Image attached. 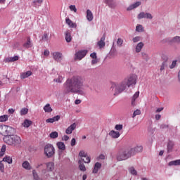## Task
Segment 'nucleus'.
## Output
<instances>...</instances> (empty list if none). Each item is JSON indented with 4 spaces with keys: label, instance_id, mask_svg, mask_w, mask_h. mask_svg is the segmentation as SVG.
I'll use <instances>...</instances> for the list:
<instances>
[{
    "label": "nucleus",
    "instance_id": "0e129e2a",
    "mask_svg": "<svg viewBox=\"0 0 180 180\" xmlns=\"http://www.w3.org/2000/svg\"><path fill=\"white\" fill-rule=\"evenodd\" d=\"M8 112L11 115H13V113H15V110H13V108H10V109H8Z\"/></svg>",
    "mask_w": 180,
    "mask_h": 180
},
{
    "label": "nucleus",
    "instance_id": "37998d69",
    "mask_svg": "<svg viewBox=\"0 0 180 180\" xmlns=\"http://www.w3.org/2000/svg\"><path fill=\"white\" fill-rule=\"evenodd\" d=\"M139 115H141V111L140 110H136L133 113L132 117L134 118Z\"/></svg>",
    "mask_w": 180,
    "mask_h": 180
},
{
    "label": "nucleus",
    "instance_id": "13d9d810",
    "mask_svg": "<svg viewBox=\"0 0 180 180\" xmlns=\"http://www.w3.org/2000/svg\"><path fill=\"white\" fill-rule=\"evenodd\" d=\"M162 58L164 60V62L167 63L168 61V56L167 55H162Z\"/></svg>",
    "mask_w": 180,
    "mask_h": 180
},
{
    "label": "nucleus",
    "instance_id": "39448f33",
    "mask_svg": "<svg viewBox=\"0 0 180 180\" xmlns=\"http://www.w3.org/2000/svg\"><path fill=\"white\" fill-rule=\"evenodd\" d=\"M44 154L47 158H51L56 154V149L51 144H47L44 147Z\"/></svg>",
    "mask_w": 180,
    "mask_h": 180
},
{
    "label": "nucleus",
    "instance_id": "c756f323",
    "mask_svg": "<svg viewBox=\"0 0 180 180\" xmlns=\"http://www.w3.org/2000/svg\"><path fill=\"white\" fill-rule=\"evenodd\" d=\"M105 4H108L110 8H115V6H116V2H115V0H105Z\"/></svg>",
    "mask_w": 180,
    "mask_h": 180
},
{
    "label": "nucleus",
    "instance_id": "7c9ffc66",
    "mask_svg": "<svg viewBox=\"0 0 180 180\" xmlns=\"http://www.w3.org/2000/svg\"><path fill=\"white\" fill-rule=\"evenodd\" d=\"M44 112H46V113H51V112H53V108H51V106H50V104H46L44 107Z\"/></svg>",
    "mask_w": 180,
    "mask_h": 180
},
{
    "label": "nucleus",
    "instance_id": "3c124183",
    "mask_svg": "<svg viewBox=\"0 0 180 180\" xmlns=\"http://www.w3.org/2000/svg\"><path fill=\"white\" fill-rule=\"evenodd\" d=\"M141 56L143 58V60H146V61H148V55L144 52L141 53Z\"/></svg>",
    "mask_w": 180,
    "mask_h": 180
},
{
    "label": "nucleus",
    "instance_id": "6ab92c4d",
    "mask_svg": "<svg viewBox=\"0 0 180 180\" xmlns=\"http://www.w3.org/2000/svg\"><path fill=\"white\" fill-rule=\"evenodd\" d=\"M140 96V91H136L134 95L132 97L131 99V105L132 106H136V99H137V98H139V96Z\"/></svg>",
    "mask_w": 180,
    "mask_h": 180
},
{
    "label": "nucleus",
    "instance_id": "72a5a7b5",
    "mask_svg": "<svg viewBox=\"0 0 180 180\" xmlns=\"http://www.w3.org/2000/svg\"><path fill=\"white\" fill-rule=\"evenodd\" d=\"M9 119V115H4L0 116V122H8V120Z\"/></svg>",
    "mask_w": 180,
    "mask_h": 180
},
{
    "label": "nucleus",
    "instance_id": "c9c22d12",
    "mask_svg": "<svg viewBox=\"0 0 180 180\" xmlns=\"http://www.w3.org/2000/svg\"><path fill=\"white\" fill-rule=\"evenodd\" d=\"M41 4H43V0H34L33 1V5L35 8H37V6H40Z\"/></svg>",
    "mask_w": 180,
    "mask_h": 180
},
{
    "label": "nucleus",
    "instance_id": "e2e57ef3",
    "mask_svg": "<svg viewBox=\"0 0 180 180\" xmlns=\"http://www.w3.org/2000/svg\"><path fill=\"white\" fill-rule=\"evenodd\" d=\"M44 55L46 57L49 56L50 55V51L49 50H45L44 52Z\"/></svg>",
    "mask_w": 180,
    "mask_h": 180
},
{
    "label": "nucleus",
    "instance_id": "5701e85b",
    "mask_svg": "<svg viewBox=\"0 0 180 180\" xmlns=\"http://www.w3.org/2000/svg\"><path fill=\"white\" fill-rule=\"evenodd\" d=\"M141 5V2L140 1H138V2H136L135 4H131V6H129L127 10V11H132V9H134L139 6H140Z\"/></svg>",
    "mask_w": 180,
    "mask_h": 180
},
{
    "label": "nucleus",
    "instance_id": "cd10ccee",
    "mask_svg": "<svg viewBox=\"0 0 180 180\" xmlns=\"http://www.w3.org/2000/svg\"><path fill=\"white\" fill-rule=\"evenodd\" d=\"M56 146L59 150L64 151L65 150V144L63 142H58Z\"/></svg>",
    "mask_w": 180,
    "mask_h": 180
},
{
    "label": "nucleus",
    "instance_id": "e433bc0d",
    "mask_svg": "<svg viewBox=\"0 0 180 180\" xmlns=\"http://www.w3.org/2000/svg\"><path fill=\"white\" fill-rule=\"evenodd\" d=\"M49 136L51 139H57L58 137V132L57 131H52L50 134Z\"/></svg>",
    "mask_w": 180,
    "mask_h": 180
},
{
    "label": "nucleus",
    "instance_id": "c85d7f7f",
    "mask_svg": "<svg viewBox=\"0 0 180 180\" xmlns=\"http://www.w3.org/2000/svg\"><path fill=\"white\" fill-rule=\"evenodd\" d=\"M3 162H7V164H12L13 160H12V157L11 156H6L3 158Z\"/></svg>",
    "mask_w": 180,
    "mask_h": 180
},
{
    "label": "nucleus",
    "instance_id": "a878e982",
    "mask_svg": "<svg viewBox=\"0 0 180 180\" xmlns=\"http://www.w3.org/2000/svg\"><path fill=\"white\" fill-rule=\"evenodd\" d=\"M65 34V40L67 43L71 42V40H72V37H71V33L68 31H66Z\"/></svg>",
    "mask_w": 180,
    "mask_h": 180
},
{
    "label": "nucleus",
    "instance_id": "ddd939ff",
    "mask_svg": "<svg viewBox=\"0 0 180 180\" xmlns=\"http://www.w3.org/2000/svg\"><path fill=\"white\" fill-rule=\"evenodd\" d=\"M84 158H80L79 160V169H80L81 171H82V172H85V171H86V167H85V165H84Z\"/></svg>",
    "mask_w": 180,
    "mask_h": 180
},
{
    "label": "nucleus",
    "instance_id": "6e6552de",
    "mask_svg": "<svg viewBox=\"0 0 180 180\" xmlns=\"http://www.w3.org/2000/svg\"><path fill=\"white\" fill-rule=\"evenodd\" d=\"M87 53L88 51L86 50L79 51L75 54L76 58H77V60H82V58L86 56Z\"/></svg>",
    "mask_w": 180,
    "mask_h": 180
},
{
    "label": "nucleus",
    "instance_id": "dca6fc26",
    "mask_svg": "<svg viewBox=\"0 0 180 180\" xmlns=\"http://www.w3.org/2000/svg\"><path fill=\"white\" fill-rule=\"evenodd\" d=\"M32 74V71L29 70L26 72H22L20 77L21 79H25V78H29V77H30Z\"/></svg>",
    "mask_w": 180,
    "mask_h": 180
},
{
    "label": "nucleus",
    "instance_id": "bb28decb",
    "mask_svg": "<svg viewBox=\"0 0 180 180\" xmlns=\"http://www.w3.org/2000/svg\"><path fill=\"white\" fill-rule=\"evenodd\" d=\"M65 22H66L67 25H68V26H70V27H72V28L77 27V24L73 23L72 21L70 18H66Z\"/></svg>",
    "mask_w": 180,
    "mask_h": 180
},
{
    "label": "nucleus",
    "instance_id": "79ce46f5",
    "mask_svg": "<svg viewBox=\"0 0 180 180\" xmlns=\"http://www.w3.org/2000/svg\"><path fill=\"white\" fill-rule=\"evenodd\" d=\"M82 162H84L85 164H89L91 162V158L89 156H86V158H84V160H82Z\"/></svg>",
    "mask_w": 180,
    "mask_h": 180
},
{
    "label": "nucleus",
    "instance_id": "b1692460",
    "mask_svg": "<svg viewBox=\"0 0 180 180\" xmlns=\"http://www.w3.org/2000/svg\"><path fill=\"white\" fill-rule=\"evenodd\" d=\"M101 167H102V164H101L100 162H96L94 165L93 173L98 174V171L101 169Z\"/></svg>",
    "mask_w": 180,
    "mask_h": 180
},
{
    "label": "nucleus",
    "instance_id": "a18cd8bd",
    "mask_svg": "<svg viewBox=\"0 0 180 180\" xmlns=\"http://www.w3.org/2000/svg\"><path fill=\"white\" fill-rule=\"evenodd\" d=\"M117 44L118 46V47H122V46L123 45V40L122 39V38L117 39Z\"/></svg>",
    "mask_w": 180,
    "mask_h": 180
},
{
    "label": "nucleus",
    "instance_id": "4be33fe9",
    "mask_svg": "<svg viewBox=\"0 0 180 180\" xmlns=\"http://www.w3.org/2000/svg\"><path fill=\"white\" fill-rule=\"evenodd\" d=\"M18 60H19V56H15L14 57L6 58L5 61L6 63H14V61H18Z\"/></svg>",
    "mask_w": 180,
    "mask_h": 180
},
{
    "label": "nucleus",
    "instance_id": "4c0bfd02",
    "mask_svg": "<svg viewBox=\"0 0 180 180\" xmlns=\"http://www.w3.org/2000/svg\"><path fill=\"white\" fill-rule=\"evenodd\" d=\"M32 174L34 180H43L42 179H40V177H39V175H37V172H36V170L32 171Z\"/></svg>",
    "mask_w": 180,
    "mask_h": 180
},
{
    "label": "nucleus",
    "instance_id": "9d476101",
    "mask_svg": "<svg viewBox=\"0 0 180 180\" xmlns=\"http://www.w3.org/2000/svg\"><path fill=\"white\" fill-rule=\"evenodd\" d=\"M75 129H77V124L73 123L66 129V134H72V131H74Z\"/></svg>",
    "mask_w": 180,
    "mask_h": 180
},
{
    "label": "nucleus",
    "instance_id": "f704fd0d",
    "mask_svg": "<svg viewBox=\"0 0 180 180\" xmlns=\"http://www.w3.org/2000/svg\"><path fill=\"white\" fill-rule=\"evenodd\" d=\"M32 124V121L29 120H25L24 123H22L23 127H30Z\"/></svg>",
    "mask_w": 180,
    "mask_h": 180
},
{
    "label": "nucleus",
    "instance_id": "5fc2aeb1",
    "mask_svg": "<svg viewBox=\"0 0 180 180\" xmlns=\"http://www.w3.org/2000/svg\"><path fill=\"white\" fill-rule=\"evenodd\" d=\"M71 146L74 147V146H75V144H77V141L75 140V138H72L71 140Z\"/></svg>",
    "mask_w": 180,
    "mask_h": 180
},
{
    "label": "nucleus",
    "instance_id": "0eeeda50",
    "mask_svg": "<svg viewBox=\"0 0 180 180\" xmlns=\"http://www.w3.org/2000/svg\"><path fill=\"white\" fill-rule=\"evenodd\" d=\"M129 151V154H131V156L134 155L136 153H141V151H143V146H136L135 148H132Z\"/></svg>",
    "mask_w": 180,
    "mask_h": 180
},
{
    "label": "nucleus",
    "instance_id": "412c9836",
    "mask_svg": "<svg viewBox=\"0 0 180 180\" xmlns=\"http://www.w3.org/2000/svg\"><path fill=\"white\" fill-rule=\"evenodd\" d=\"M105 35H103L101 38V40L98 42V46L100 49L105 47Z\"/></svg>",
    "mask_w": 180,
    "mask_h": 180
},
{
    "label": "nucleus",
    "instance_id": "49530a36",
    "mask_svg": "<svg viewBox=\"0 0 180 180\" xmlns=\"http://www.w3.org/2000/svg\"><path fill=\"white\" fill-rule=\"evenodd\" d=\"M168 65L167 64V62H163L160 66V71H164L165 70V68Z\"/></svg>",
    "mask_w": 180,
    "mask_h": 180
},
{
    "label": "nucleus",
    "instance_id": "2eb2a0df",
    "mask_svg": "<svg viewBox=\"0 0 180 180\" xmlns=\"http://www.w3.org/2000/svg\"><path fill=\"white\" fill-rule=\"evenodd\" d=\"M60 115H56L52 118H49L46 120V123H54V122H58L60 120Z\"/></svg>",
    "mask_w": 180,
    "mask_h": 180
},
{
    "label": "nucleus",
    "instance_id": "ea45409f",
    "mask_svg": "<svg viewBox=\"0 0 180 180\" xmlns=\"http://www.w3.org/2000/svg\"><path fill=\"white\" fill-rule=\"evenodd\" d=\"M29 112V109L24 108L20 110V115L21 116H23L25 115H27V112Z\"/></svg>",
    "mask_w": 180,
    "mask_h": 180
},
{
    "label": "nucleus",
    "instance_id": "774afa93",
    "mask_svg": "<svg viewBox=\"0 0 180 180\" xmlns=\"http://www.w3.org/2000/svg\"><path fill=\"white\" fill-rule=\"evenodd\" d=\"M98 63V60L96 58H94L91 60V64H96Z\"/></svg>",
    "mask_w": 180,
    "mask_h": 180
},
{
    "label": "nucleus",
    "instance_id": "4d7b16f0",
    "mask_svg": "<svg viewBox=\"0 0 180 180\" xmlns=\"http://www.w3.org/2000/svg\"><path fill=\"white\" fill-rule=\"evenodd\" d=\"M42 40H46L47 41V40H49V34L45 33L42 37Z\"/></svg>",
    "mask_w": 180,
    "mask_h": 180
},
{
    "label": "nucleus",
    "instance_id": "338daca9",
    "mask_svg": "<svg viewBox=\"0 0 180 180\" xmlns=\"http://www.w3.org/2000/svg\"><path fill=\"white\" fill-rule=\"evenodd\" d=\"M174 165H180V160H174Z\"/></svg>",
    "mask_w": 180,
    "mask_h": 180
},
{
    "label": "nucleus",
    "instance_id": "20e7f679",
    "mask_svg": "<svg viewBox=\"0 0 180 180\" xmlns=\"http://www.w3.org/2000/svg\"><path fill=\"white\" fill-rule=\"evenodd\" d=\"M130 157H131V155L129 150L120 151L117 154V161H124V160H127V158H130Z\"/></svg>",
    "mask_w": 180,
    "mask_h": 180
},
{
    "label": "nucleus",
    "instance_id": "4468645a",
    "mask_svg": "<svg viewBox=\"0 0 180 180\" xmlns=\"http://www.w3.org/2000/svg\"><path fill=\"white\" fill-rule=\"evenodd\" d=\"M109 136L112 139H119V137H120V133L119 131L112 130L109 132Z\"/></svg>",
    "mask_w": 180,
    "mask_h": 180
},
{
    "label": "nucleus",
    "instance_id": "7ed1b4c3",
    "mask_svg": "<svg viewBox=\"0 0 180 180\" xmlns=\"http://www.w3.org/2000/svg\"><path fill=\"white\" fill-rule=\"evenodd\" d=\"M4 141L13 147H19L22 144V139L18 135H7L4 137Z\"/></svg>",
    "mask_w": 180,
    "mask_h": 180
},
{
    "label": "nucleus",
    "instance_id": "864d4df0",
    "mask_svg": "<svg viewBox=\"0 0 180 180\" xmlns=\"http://www.w3.org/2000/svg\"><path fill=\"white\" fill-rule=\"evenodd\" d=\"M54 82L58 83L63 82V77L58 76V79H54Z\"/></svg>",
    "mask_w": 180,
    "mask_h": 180
},
{
    "label": "nucleus",
    "instance_id": "f03ea898",
    "mask_svg": "<svg viewBox=\"0 0 180 180\" xmlns=\"http://www.w3.org/2000/svg\"><path fill=\"white\" fill-rule=\"evenodd\" d=\"M137 84V75H131L128 77L125 78L124 81H122L120 84H112L111 89L114 91V95H117L118 94H121L123 92L124 89L128 86V88H130L131 85H136Z\"/></svg>",
    "mask_w": 180,
    "mask_h": 180
},
{
    "label": "nucleus",
    "instance_id": "6e6d98bb",
    "mask_svg": "<svg viewBox=\"0 0 180 180\" xmlns=\"http://www.w3.org/2000/svg\"><path fill=\"white\" fill-rule=\"evenodd\" d=\"M63 141H68L70 140V136L65 135L62 137Z\"/></svg>",
    "mask_w": 180,
    "mask_h": 180
},
{
    "label": "nucleus",
    "instance_id": "473e14b6",
    "mask_svg": "<svg viewBox=\"0 0 180 180\" xmlns=\"http://www.w3.org/2000/svg\"><path fill=\"white\" fill-rule=\"evenodd\" d=\"M168 43L172 44V43H179V37L176 36L172 39H168Z\"/></svg>",
    "mask_w": 180,
    "mask_h": 180
},
{
    "label": "nucleus",
    "instance_id": "423d86ee",
    "mask_svg": "<svg viewBox=\"0 0 180 180\" xmlns=\"http://www.w3.org/2000/svg\"><path fill=\"white\" fill-rule=\"evenodd\" d=\"M11 131H12V127L8 125H0V134H1V136L6 137V136L11 134Z\"/></svg>",
    "mask_w": 180,
    "mask_h": 180
},
{
    "label": "nucleus",
    "instance_id": "f257e3e1",
    "mask_svg": "<svg viewBox=\"0 0 180 180\" xmlns=\"http://www.w3.org/2000/svg\"><path fill=\"white\" fill-rule=\"evenodd\" d=\"M84 79L79 76H75L70 79H68L63 84V92L65 94H79L84 95Z\"/></svg>",
    "mask_w": 180,
    "mask_h": 180
},
{
    "label": "nucleus",
    "instance_id": "9b49d317",
    "mask_svg": "<svg viewBox=\"0 0 180 180\" xmlns=\"http://www.w3.org/2000/svg\"><path fill=\"white\" fill-rule=\"evenodd\" d=\"M22 168H24V169H26L27 171H30L31 169H32V165H30V163L27 160H25L22 162Z\"/></svg>",
    "mask_w": 180,
    "mask_h": 180
},
{
    "label": "nucleus",
    "instance_id": "2f4dec72",
    "mask_svg": "<svg viewBox=\"0 0 180 180\" xmlns=\"http://www.w3.org/2000/svg\"><path fill=\"white\" fill-rule=\"evenodd\" d=\"M143 47H144V44L143 42H139L136 46V52L140 53V51H141V49H143Z\"/></svg>",
    "mask_w": 180,
    "mask_h": 180
},
{
    "label": "nucleus",
    "instance_id": "603ef678",
    "mask_svg": "<svg viewBox=\"0 0 180 180\" xmlns=\"http://www.w3.org/2000/svg\"><path fill=\"white\" fill-rule=\"evenodd\" d=\"M4 162L2 160L0 162V171L1 172H4V171H5V167L4 165Z\"/></svg>",
    "mask_w": 180,
    "mask_h": 180
},
{
    "label": "nucleus",
    "instance_id": "1a4fd4ad",
    "mask_svg": "<svg viewBox=\"0 0 180 180\" xmlns=\"http://www.w3.org/2000/svg\"><path fill=\"white\" fill-rule=\"evenodd\" d=\"M153 19V15L148 13L141 12L138 15V19Z\"/></svg>",
    "mask_w": 180,
    "mask_h": 180
},
{
    "label": "nucleus",
    "instance_id": "69168bd1",
    "mask_svg": "<svg viewBox=\"0 0 180 180\" xmlns=\"http://www.w3.org/2000/svg\"><path fill=\"white\" fill-rule=\"evenodd\" d=\"M169 167H172V165H175V161H171L168 164Z\"/></svg>",
    "mask_w": 180,
    "mask_h": 180
},
{
    "label": "nucleus",
    "instance_id": "052dcab7",
    "mask_svg": "<svg viewBox=\"0 0 180 180\" xmlns=\"http://www.w3.org/2000/svg\"><path fill=\"white\" fill-rule=\"evenodd\" d=\"M133 41L134 43H137V41H140V37H136L134 38H133Z\"/></svg>",
    "mask_w": 180,
    "mask_h": 180
},
{
    "label": "nucleus",
    "instance_id": "a19ab883",
    "mask_svg": "<svg viewBox=\"0 0 180 180\" xmlns=\"http://www.w3.org/2000/svg\"><path fill=\"white\" fill-rule=\"evenodd\" d=\"M136 32H139V33L144 32V27H143V25H137L136 27Z\"/></svg>",
    "mask_w": 180,
    "mask_h": 180
},
{
    "label": "nucleus",
    "instance_id": "a211bd4d",
    "mask_svg": "<svg viewBox=\"0 0 180 180\" xmlns=\"http://www.w3.org/2000/svg\"><path fill=\"white\" fill-rule=\"evenodd\" d=\"M86 19L89 22H92V20H94V14L91 10L86 11Z\"/></svg>",
    "mask_w": 180,
    "mask_h": 180
},
{
    "label": "nucleus",
    "instance_id": "f3484780",
    "mask_svg": "<svg viewBox=\"0 0 180 180\" xmlns=\"http://www.w3.org/2000/svg\"><path fill=\"white\" fill-rule=\"evenodd\" d=\"M53 58L56 60V61H60L61 60V57L63 54L60 52H54L52 53Z\"/></svg>",
    "mask_w": 180,
    "mask_h": 180
},
{
    "label": "nucleus",
    "instance_id": "393cba45",
    "mask_svg": "<svg viewBox=\"0 0 180 180\" xmlns=\"http://www.w3.org/2000/svg\"><path fill=\"white\" fill-rule=\"evenodd\" d=\"M46 169L49 172L53 171V169H54V162H49L46 163Z\"/></svg>",
    "mask_w": 180,
    "mask_h": 180
},
{
    "label": "nucleus",
    "instance_id": "bf43d9fd",
    "mask_svg": "<svg viewBox=\"0 0 180 180\" xmlns=\"http://www.w3.org/2000/svg\"><path fill=\"white\" fill-rule=\"evenodd\" d=\"M70 11H73V12H77V8L74 5L70 6Z\"/></svg>",
    "mask_w": 180,
    "mask_h": 180
},
{
    "label": "nucleus",
    "instance_id": "c03bdc74",
    "mask_svg": "<svg viewBox=\"0 0 180 180\" xmlns=\"http://www.w3.org/2000/svg\"><path fill=\"white\" fill-rule=\"evenodd\" d=\"M79 157H81V158H86V153H85V151H84V150H81L79 153Z\"/></svg>",
    "mask_w": 180,
    "mask_h": 180
},
{
    "label": "nucleus",
    "instance_id": "8fccbe9b",
    "mask_svg": "<svg viewBox=\"0 0 180 180\" xmlns=\"http://www.w3.org/2000/svg\"><path fill=\"white\" fill-rule=\"evenodd\" d=\"M129 172H130L132 175H137V171H136V169H134V167L129 168Z\"/></svg>",
    "mask_w": 180,
    "mask_h": 180
},
{
    "label": "nucleus",
    "instance_id": "aec40b11",
    "mask_svg": "<svg viewBox=\"0 0 180 180\" xmlns=\"http://www.w3.org/2000/svg\"><path fill=\"white\" fill-rule=\"evenodd\" d=\"M174 146H175V144L174 143V141H169L167 143V153H172L173 148H174Z\"/></svg>",
    "mask_w": 180,
    "mask_h": 180
},
{
    "label": "nucleus",
    "instance_id": "58836bf2",
    "mask_svg": "<svg viewBox=\"0 0 180 180\" xmlns=\"http://www.w3.org/2000/svg\"><path fill=\"white\" fill-rule=\"evenodd\" d=\"M5 151H6V146L3 145L0 152V157H2L5 154Z\"/></svg>",
    "mask_w": 180,
    "mask_h": 180
},
{
    "label": "nucleus",
    "instance_id": "de8ad7c7",
    "mask_svg": "<svg viewBox=\"0 0 180 180\" xmlns=\"http://www.w3.org/2000/svg\"><path fill=\"white\" fill-rule=\"evenodd\" d=\"M123 129V124H116L115 125V130L120 131V130Z\"/></svg>",
    "mask_w": 180,
    "mask_h": 180
},
{
    "label": "nucleus",
    "instance_id": "f8f14e48",
    "mask_svg": "<svg viewBox=\"0 0 180 180\" xmlns=\"http://www.w3.org/2000/svg\"><path fill=\"white\" fill-rule=\"evenodd\" d=\"M22 46L25 49H30V47H33V43H32V40L30 39V37H27V41L25 42Z\"/></svg>",
    "mask_w": 180,
    "mask_h": 180
},
{
    "label": "nucleus",
    "instance_id": "09e8293b",
    "mask_svg": "<svg viewBox=\"0 0 180 180\" xmlns=\"http://www.w3.org/2000/svg\"><path fill=\"white\" fill-rule=\"evenodd\" d=\"M175 67H176V60H173L172 64L169 65V68L170 70H173Z\"/></svg>",
    "mask_w": 180,
    "mask_h": 180
},
{
    "label": "nucleus",
    "instance_id": "680f3d73",
    "mask_svg": "<svg viewBox=\"0 0 180 180\" xmlns=\"http://www.w3.org/2000/svg\"><path fill=\"white\" fill-rule=\"evenodd\" d=\"M90 57H91V58H93V59L96 58H97L96 53L94 52V53H91Z\"/></svg>",
    "mask_w": 180,
    "mask_h": 180
}]
</instances>
